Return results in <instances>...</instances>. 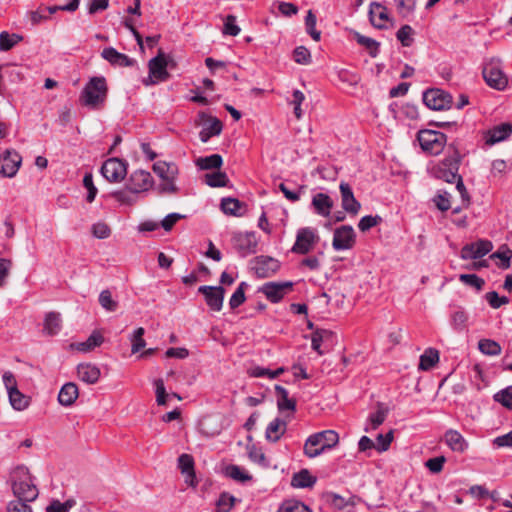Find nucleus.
Wrapping results in <instances>:
<instances>
[{
    "label": "nucleus",
    "instance_id": "1",
    "mask_svg": "<svg viewBox=\"0 0 512 512\" xmlns=\"http://www.w3.org/2000/svg\"><path fill=\"white\" fill-rule=\"evenodd\" d=\"M463 158L464 155L460 153L458 143L456 141L449 143L444 158L432 166V176L450 184L454 183L460 176L459 168Z\"/></svg>",
    "mask_w": 512,
    "mask_h": 512
},
{
    "label": "nucleus",
    "instance_id": "2",
    "mask_svg": "<svg viewBox=\"0 0 512 512\" xmlns=\"http://www.w3.org/2000/svg\"><path fill=\"white\" fill-rule=\"evenodd\" d=\"M339 442V435L334 430H324L310 435L304 444L303 452L308 458H315L327 450L335 447Z\"/></svg>",
    "mask_w": 512,
    "mask_h": 512
},
{
    "label": "nucleus",
    "instance_id": "3",
    "mask_svg": "<svg viewBox=\"0 0 512 512\" xmlns=\"http://www.w3.org/2000/svg\"><path fill=\"white\" fill-rule=\"evenodd\" d=\"M152 170L162 181L154 188L158 195L178 193L179 188L175 184L179 174L177 164L174 162L158 161L153 164Z\"/></svg>",
    "mask_w": 512,
    "mask_h": 512
},
{
    "label": "nucleus",
    "instance_id": "4",
    "mask_svg": "<svg viewBox=\"0 0 512 512\" xmlns=\"http://www.w3.org/2000/svg\"><path fill=\"white\" fill-rule=\"evenodd\" d=\"M107 95L108 86L105 77L95 76L85 84L80 100L83 105L95 109L104 105Z\"/></svg>",
    "mask_w": 512,
    "mask_h": 512
},
{
    "label": "nucleus",
    "instance_id": "5",
    "mask_svg": "<svg viewBox=\"0 0 512 512\" xmlns=\"http://www.w3.org/2000/svg\"><path fill=\"white\" fill-rule=\"evenodd\" d=\"M12 491L16 500L24 502H32L38 497V489L26 467H17L13 472Z\"/></svg>",
    "mask_w": 512,
    "mask_h": 512
},
{
    "label": "nucleus",
    "instance_id": "6",
    "mask_svg": "<svg viewBox=\"0 0 512 512\" xmlns=\"http://www.w3.org/2000/svg\"><path fill=\"white\" fill-rule=\"evenodd\" d=\"M416 139L422 151L431 156L442 153L447 145L446 134L433 129H420L417 132Z\"/></svg>",
    "mask_w": 512,
    "mask_h": 512
},
{
    "label": "nucleus",
    "instance_id": "7",
    "mask_svg": "<svg viewBox=\"0 0 512 512\" xmlns=\"http://www.w3.org/2000/svg\"><path fill=\"white\" fill-rule=\"evenodd\" d=\"M149 76L143 81L144 85H155L170 79L171 75L166 69L165 53L162 49L158 50L155 57L148 62Z\"/></svg>",
    "mask_w": 512,
    "mask_h": 512
},
{
    "label": "nucleus",
    "instance_id": "8",
    "mask_svg": "<svg viewBox=\"0 0 512 512\" xmlns=\"http://www.w3.org/2000/svg\"><path fill=\"white\" fill-rule=\"evenodd\" d=\"M128 163L126 160L112 157L104 161L100 168L102 176L111 183L121 182L127 175Z\"/></svg>",
    "mask_w": 512,
    "mask_h": 512
},
{
    "label": "nucleus",
    "instance_id": "9",
    "mask_svg": "<svg viewBox=\"0 0 512 512\" xmlns=\"http://www.w3.org/2000/svg\"><path fill=\"white\" fill-rule=\"evenodd\" d=\"M233 248L240 257H247L257 251L258 239L255 232H236L232 236Z\"/></svg>",
    "mask_w": 512,
    "mask_h": 512
},
{
    "label": "nucleus",
    "instance_id": "10",
    "mask_svg": "<svg viewBox=\"0 0 512 512\" xmlns=\"http://www.w3.org/2000/svg\"><path fill=\"white\" fill-rule=\"evenodd\" d=\"M422 100L427 108L435 111L449 109L452 105V96L437 88L427 89Z\"/></svg>",
    "mask_w": 512,
    "mask_h": 512
},
{
    "label": "nucleus",
    "instance_id": "11",
    "mask_svg": "<svg viewBox=\"0 0 512 512\" xmlns=\"http://www.w3.org/2000/svg\"><path fill=\"white\" fill-rule=\"evenodd\" d=\"M318 239L315 229L311 227L300 228L297 231L296 241L291 248V252L305 255L311 251Z\"/></svg>",
    "mask_w": 512,
    "mask_h": 512
},
{
    "label": "nucleus",
    "instance_id": "12",
    "mask_svg": "<svg viewBox=\"0 0 512 512\" xmlns=\"http://www.w3.org/2000/svg\"><path fill=\"white\" fill-rule=\"evenodd\" d=\"M486 84L496 90L502 91L508 85V79L497 63H486L482 70Z\"/></svg>",
    "mask_w": 512,
    "mask_h": 512
},
{
    "label": "nucleus",
    "instance_id": "13",
    "mask_svg": "<svg viewBox=\"0 0 512 512\" xmlns=\"http://www.w3.org/2000/svg\"><path fill=\"white\" fill-rule=\"evenodd\" d=\"M294 283L285 282H266L259 287L258 292L263 293L271 303H279L284 296L292 290Z\"/></svg>",
    "mask_w": 512,
    "mask_h": 512
},
{
    "label": "nucleus",
    "instance_id": "14",
    "mask_svg": "<svg viewBox=\"0 0 512 512\" xmlns=\"http://www.w3.org/2000/svg\"><path fill=\"white\" fill-rule=\"evenodd\" d=\"M356 243V234L351 225H342L335 229L332 247L336 251L351 249Z\"/></svg>",
    "mask_w": 512,
    "mask_h": 512
},
{
    "label": "nucleus",
    "instance_id": "15",
    "mask_svg": "<svg viewBox=\"0 0 512 512\" xmlns=\"http://www.w3.org/2000/svg\"><path fill=\"white\" fill-rule=\"evenodd\" d=\"M252 263V269L254 270L255 274L258 278L262 279L273 276L281 266L277 259L265 255L256 256L252 260Z\"/></svg>",
    "mask_w": 512,
    "mask_h": 512
},
{
    "label": "nucleus",
    "instance_id": "16",
    "mask_svg": "<svg viewBox=\"0 0 512 512\" xmlns=\"http://www.w3.org/2000/svg\"><path fill=\"white\" fill-rule=\"evenodd\" d=\"M198 293L205 298L207 306L212 311H220L223 307L225 289L222 286L203 285L198 288Z\"/></svg>",
    "mask_w": 512,
    "mask_h": 512
},
{
    "label": "nucleus",
    "instance_id": "17",
    "mask_svg": "<svg viewBox=\"0 0 512 512\" xmlns=\"http://www.w3.org/2000/svg\"><path fill=\"white\" fill-rule=\"evenodd\" d=\"M22 163L21 155L15 150H6L0 156V174L4 177H14Z\"/></svg>",
    "mask_w": 512,
    "mask_h": 512
},
{
    "label": "nucleus",
    "instance_id": "18",
    "mask_svg": "<svg viewBox=\"0 0 512 512\" xmlns=\"http://www.w3.org/2000/svg\"><path fill=\"white\" fill-rule=\"evenodd\" d=\"M154 180L151 176L150 172L146 170H135L133 173H131L127 188L132 193H140L149 190L150 188H153Z\"/></svg>",
    "mask_w": 512,
    "mask_h": 512
},
{
    "label": "nucleus",
    "instance_id": "19",
    "mask_svg": "<svg viewBox=\"0 0 512 512\" xmlns=\"http://www.w3.org/2000/svg\"><path fill=\"white\" fill-rule=\"evenodd\" d=\"M199 117L203 122L209 123V125L204 124L203 128L199 132V138L203 143H206L210 138L221 134L223 125L218 118L208 115L205 112H200Z\"/></svg>",
    "mask_w": 512,
    "mask_h": 512
},
{
    "label": "nucleus",
    "instance_id": "20",
    "mask_svg": "<svg viewBox=\"0 0 512 512\" xmlns=\"http://www.w3.org/2000/svg\"><path fill=\"white\" fill-rule=\"evenodd\" d=\"M101 57L112 66L117 67H133L137 64V61L134 58L118 52L113 47H105L101 52Z\"/></svg>",
    "mask_w": 512,
    "mask_h": 512
},
{
    "label": "nucleus",
    "instance_id": "21",
    "mask_svg": "<svg viewBox=\"0 0 512 512\" xmlns=\"http://www.w3.org/2000/svg\"><path fill=\"white\" fill-rule=\"evenodd\" d=\"M368 16L372 26L381 30L387 28L385 22L391 21L386 6L376 1L370 3Z\"/></svg>",
    "mask_w": 512,
    "mask_h": 512
},
{
    "label": "nucleus",
    "instance_id": "22",
    "mask_svg": "<svg viewBox=\"0 0 512 512\" xmlns=\"http://www.w3.org/2000/svg\"><path fill=\"white\" fill-rule=\"evenodd\" d=\"M512 134V124L503 122L489 129L485 134V143L494 145L496 143L507 140Z\"/></svg>",
    "mask_w": 512,
    "mask_h": 512
},
{
    "label": "nucleus",
    "instance_id": "23",
    "mask_svg": "<svg viewBox=\"0 0 512 512\" xmlns=\"http://www.w3.org/2000/svg\"><path fill=\"white\" fill-rule=\"evenodd\" d=\"M342 208L349 214L356 215L360 208V202L354 197L351 186L346 182L340 184Z\"/></svg>",
    "mask_w": 512,
    "mask_h": 512
},
{
    "label": "nucleus",
    "instance_id": "24",
    "mask_svg": "<svg viewBox=\"0 0 512 512\" xmlns=\"http://www.w3.org/2000/svg\"><path fill=\"white\" fill-rule=\"evenodd\" d=\"M287 429V422L279 417L272 420L265 431V438L267 441L276 443L284 435Z\"/></svg>",
    "mask_w": 512,
    "mask_h": 512
},
{
    "label": "nucleus",
    "instance_id": "25",
    "mask_svg": "<svg viewBox=\"0 0 512 512\" xmlns=\"http://www.w3.org/2000/svg\"><path fill=\"white\" fill-rule=\"evenodd\" d=\"M444 439L448 447L454 452L463 453L468 448V442L457 430H447L444 434Z\"/></svg>",
    "mask_w": 512,
    "mask_h": 512
},
{
    "label": "nucleus",
    "instance_id": "26",
    "mask_svg": "<svg viewBox=\"0 0 512 512\" xmlns=\"http://www.w3.org/2000/svg\"><path fill=\"white\" fill-rule=\"evenodd\" d=\"M62 329V319L58 312H48L45 314L43 322V334L47 336H55Z\"/></svg>",
    "mask_w": 512,
    "mask_h": 512
},
{
    "label": "nucleus",
    "instance_id": "27",
    "mask_svg": "<svg viewBox=\"0 0 512 512\" xmlns=\"http://www.w3.org/2000/svg\"><path fill=\"white\" fill-rule=\"evenodd\" d=\"M77 374L81 381L87 384H95L101 375L100 369L90 363H81L77 366Z\"/></svg>",
    "mask_w": 512,
    "mask_h": 512
},
{
    "label": "nucleus",
    "instance_id": "28",
    "mask_svg": "<svg viewBox=\"0 0 512 512\" xmlns=\"http://www.w3.org/2000/svg\"><path fill=\"white\" fill-rule=\"evenodd\" d=\"M312 206L318 215L328 217L333 207V200L328 194L320 192L313 196Z\"/></svg>",
    "mask_w": 512,
    "mask_h": 512
},
{
    "label": "nucleus",
    "instance_id": "29",
    "mask_svg": "<svg viewBox=\"0 0 512 512\" xmlns=\"http://www.w3.org/2000/svg\"><path fill=\"white\" fill-rule=\"evenodd\" d=\"M275 393L277 396V408L280 412L289 410L292 412L296 411V400L289 398V393L286 388L281 385H275Z\"/></svg>",
    "mask_w": 512,
    "mask_h": 512
},
{
    "label": "nucleus",
    "instance_id": "30",
    "mask_svg": "<svg viewBox=\"0 0 512 512\" xmlns=\"http://www.w3.org/2000/svg\"><path fill=\"white\" fill-rule=\"evenodd\" d=\"M79 396L78 387L73 382L65 383L58 394V401L62 406H71Z\"/></svg>",
    "mask_w": 512,
    "mask_h": 512
},
{
    "label": "nucleus",
    "instance_id": "31",
    "mask_svg": "<svg viewBox=\"0 0 512 512\" xmlns=\"http://www.w3.org/2000/svg\"><path fill=\"white\" fill-rule=\"evenodd\" d=\"M245 203L241 202L237 198L226 197L221 200L220 207L224 214L235 217L243 216L242 208Z\"/></svg>",
    "mask_w": 512,
    "mask_h": 512
},
{
    "label": "nucleus",
    "instance_id": "32",
    "mask_svg": "<svg viewBox=\"0 0 512 512\" xmlns=\"http://www.w3.org/2000/svg\"><path fill=\"white\" fill-rule=\"evenodd\" d=\"M317 481V478L310 474L307 469H302L294 473L291 479V486L294 488H311Z\"/></svg>",
    "mask_w": 512,
    "mask_h": 512
},
{
    "label": "nucleus",
    "instance_id": "33",
    "mask_svg": "<svg viewBox=\"0 0 512 512\" xmlns=\"http://www.w3.org/2000/svg\"><path fill=\"white\" fill-rule=\"evenodd\" d=\"M439 362V351L435 348H427L420 356L418 369L421 371L431 370Z\"/></svg>",
    "mask_w": 512,
    "mask_h": 512
},
{
    "label": "nucleus",
    "instance_id": "34",
    "mask_svg": "<svg viewBox=\"0 0 512 512\" xmlns=\"http://www.w3.org/2000/svg\"><path fill=\"white\" fill-rule=\"evenodd\" d=\"M9 402L13 409L23 411L30 405L31 398L23 394L19 389L12 390L8 393Z\"/></svg>",
    "mask_w": 512,
    "mask_h": 512
},
{
    "label": "nucleus",
    "instance_id": "35",
    "mask_svg": "<svg viewBox=\"0 0 512 512\" xmlns=\"http://www.w3.org/2000/svg\"><path fill=\"white\" fill-rule=\"evenodd\" d=\"M200 170L220 169L223 165V158L220 154H212L205 157H199L195 161Z\"/></svg>",
    "mask_w": 512,
    "mask_h": 512
},
{
    "label": "nucleus",
    "instance_id": "36",
    "mask_svg": "<svg viewBox=\"0 0 512 512\" xmlns=\"http://www.w3.org/2000/svg\"><path fill=\"white\" fill-rule=\"evenodd\" d=\"M285 372L284 367H279L276 370H271L269 368L255 366L248 370V375L253 378H263L267 377L269 379H276L279 375Z\"/></svg>",
    "mask_w": 512,
    "mask_h": 512
},
{
    "label": "nucleus",
    "instance_id": "37",
    "mask_svg": "<svg viewBox=\"0 0 512 512\" xmlns=\"http://www.w3.org/2000/svg\"><path fill=\"white\" fill-rule=\"evenodd\" d=\"M491 259H499L498 267L501 269H508L511 266L512 250L507 244L501 245L498 250L490 255Z\"/></svg>",
    "mask_w": 512,
    "mask_h": 512
},
{
    "label": "nucleus",
    "instance_id": "38",
    "mask_svg": "<svg viewBox=\"0 0 512 512\" xmlns=\"http://www.w3.org/2000/svg\"><path fill=\"white\" fill-rule=\"evenodd\" d=\"M355 40L359 45L366 48L367 52L369 53V55L372 58H375L378 56V54L380 52V43L379 42H377L376 40H374L370 37L364 36L358 32L355 33Z\"/></svg>",
    "mask_w": 512,
    "mask_h": 512
},
{
    "label": "nucleus",
    "instance_id": "39",
    "mask_svg": "<svg viewBox=\"0 0 512 512\" xmlns=\"http://www.w3.org/2000/svg\"><path fill=\"white\" fill-rule=\"evenodd\" d=\"M333 337V332L326 329H316L311 335V347L319 355L323 354L321 343Z\"/></svg>",
    "mask_w": 512,
    "mask_h": 512
},
{
    "label": "nucleus",
    "instance_id": "40",
    "mask_svg": "<svg viewBox=\"0 0 512 512\" xmlns=\"http://www.w3.org/2000/svg\"><path fill=\"white\" fill-rule=\"evenodd\" d=\"M23 40V36L16 33L2 31L0 33V51L7 52Z\"/></svg>",
    "mask_w": 512,
    "mask_h": 512
},
{
    "label": "nucleus",
    "instance_id": "41",
    "mask_svg": "<svg viewBox=\"0 0 512 512\" xmlns=\"http://www.w3.org/2000/svg\"><path fill=\"white\" fill-rule=\"evenodd\" d=\"M205 183L210 187H226L229 183V178L225 172L218 171L206 173L204 175Z\"/></svg>",
    "mask_w": 512,
    "mask_h": 512
},
{
    "label": "nucleus",
    "instance_id": "42",
    "mask_svg": "<svg viewBox=\"0 0 512 512\" xmlns=\"http://www.w3.org/2000/svg\"><path fill=\"white\" fill-rule=\"evenodd\" d=\"M104 341V337L98 331H93L86 341L77 344V350L81 352H89L99 347Z\"/></svg>",
    "mask_w": 512,
    "mask_h": 512
},
{
    "label": "nucleus",
    "instance_id": "43",
    "mask_svg": "<svg viewBox=\"0 0 512 512\" xmlns=\"http://www.w3.org/2000/svg\"><path fill=\"white\" fill-rule=\"evenodd\" d=\"M277 512H312L303 502L295 499L285 500Z\"/></svg>",
    "mask_w": 512,
    "mask_h": 512
},
{
    "label": "nucleus",
    "instance_id": "44",
    "mask_svg": "<svg viewBox=\"0 0 512 512\" xmlns=\"http://www.w3.org/2000/svg\"><path fill=\"white\" fill-rule=\"evenodd\" d=\"M54 6H39L37 10L29 12V18L32 25H38L49 19V15L54 14L51 9Z\"/></svg>",
    "mask_w": 512,
    "mask_h": 512
},
{
    "label": "nucleus",
    "instance_id": "45",
    "mask_svg": "<svg viewBox=\"0 0 512 512\" xmlns=\"http://www.w3.org/2000/svg\"><path fill=\"white\" fill-rule=\"evenodd\" d=\"M225 475L238 482H246L252 479L246 471L240 468L238 465L230 464L225 468Z\"/></svg>",
    "mask_w": 512,
    "mask_h": 512
},
{
    "label": "nucleus",
    "instance_id": "46",
    "mask_svg": "<svg viewBox=\"0 0 512 512\" xmlns=\"http://www.w3.org/2000/svg\"><path fill=\"white\" fill-rule=\"evenodd\" d=\"M414 33V29L410 25L405 24L396 32V38L403 47H410L414 42Z\"/></svg>",
    "mask_w": 512,
    "mask_h": 512
},
{
    "label": "nucleus",
    "instance_id": "47",
    "mask_svg": "<svg viewBox=\"0 0 512 512\" xmlns=\"http://www.w3.org/2000/svg\"><path fill=\"white\" fill-rule=\"evenodd\" d=\"M479 350L489 356H496L501 353V346L498 342L491 339H481L478 342Z\"/></svg>",
    "mask_w": 512,
    "mask_h": 512
},
{
    "label": "nucleus",
    "instance_id": "48",
    "mask_svg": "<svg viewBox=\"0 0 512 512\" xmlns=\"http://www.w3.org/2000/svg\"><path fill=\"white\" fill-rule=\"evenodd\" d=\"M388 408L383 403L377 404V410L369 415V421L372 429H377L386 419Z\"/></svg>",
    "mask_w": 512,
    "mask_h": 512
},
{
    "label": "nucleus",
    "instance_id": "49",
    "mask_svg": "<svg viewBox=\"0 0 512 512\" xmlns=\"http://www.w3.org/2000/svg\"><path fill=\"white\" fill-rule=\"evenodd\" d=\"M247 450H248V456L251 461L261 465L262 467L269 466V462H268L264 452L262 451L261 447H258L255 444H252V445L247 446Z\"/></svg>",
    "mask_w": 512,
    "mask_h": 512
},
{
    "label": "nucleus",
    "instance_id": "50",
    "mask_svg": "<svg viewBox=\"0 0 512 512\" xmlns=\"http://www.w3.org/2000/svg\"><path fill=\"white\" fill-rule=\"evenodd\" d=\"M493 399L506 409L512 410V385L495 393Z\"/></svg>",
    "mask_w": 512,
    "mask_h": 512
},
{
    "label": "nucleus",
    "instance_id": "51",
    "mask_svg": "<svg viewBox=\"0 0 512 512\" xmlns=\"http://www.w3.org/2000/svg\"><path fill=\"white\" fill-rule=\"evenodd\" d=\"M235 497L228 492H222L216 501V512H230L234 506Z\"/></svg>",
    "mask_w": 512,
    "mask_h": 512
},
{
    "label": "nucleus",
    "instance_id": "52",
    "mask_svg": "<svg viewBox=\"0 0 512 512\" xmlns=\"http://www.w3.org/2000/svg\"><path fill=\"white\" fill-rule=\"evenodd\" d=\"M194 458L190 454H181L178 457V468L182 474H191L194 476Z\"/></svg>",
    "mask_w": 512,
    "mask_h": 512
},
{
    "label": "nucleus",
    "instance_id": "53",
    "mask_svg": "<svg viewBox=\"0 0 512 512\" xmlns=\"http://www.w3.org/2000/svg\"><path fill=\"white\" fill-rule=\"evenodd\" d=\"M99 303L109 312H114L118 308V302L112 298V294L108 289L101 291L99 295Z\"/></svg>",
    "mask_w": 512,
    "mask_h": 512
},
{
    "label": "nucleus",
    "instance_id": "54",
    "mask_svg": "<svg viewBox=\"0 0 512 512\" xmlns=\"http://www.w3.org/2000/svg\"><path fill=\"white\" fill-rule=\"evenodd\" d=\"M83 186L87 189L88 193L86 196V201L88 203H92L95 200V197L98 193L97 187L93 182V175L90 172L85 173L83 177Z\"/></svg>",
    "mask_w": 512,
    "mask_h": 512
},
{
    "label": "nucleus",
    "instance_id": "55",
    "mask_svg": "<svg viewBox=\"0 0 512 512\" xmlns=\"http://www.w3.org/2000/svg\"><path fill=\"white\" fill-rule=\"evenodd\" d=\"M74 505L75 501L73 499H68L65 502L52 500L46 507V512H69Z\"/></svg>",
    "mask_w": 512,
    "mask_h": 512
},
{
    "label": "nucleus",
    "instance_id": "56",
    "mask_svg": "<svg viewBox=\"0 0 512 512\" xmlns=\"http://www.w3.org/2000/svg\"><path fill=\"white\" fill-rule=\"evenodd\" d=\"M472 244L475 248V252H474L475 259H480V258L484 257L493 248L492 242L489 240H485V239H479L478 241L473 242Z\"/></svg>",
    "mask_w": 512,
    "mask_h": 512
},
{
    "label": "nucleus",
    "instance_id": "57",
    "mask_svg": "<svg viewBox=\"0 0 512 512\" xmlns=\"http://www.w3.org/2000/svg\"><path fill=\"white\" fill-rule=\"evenodd\" d=\"M459 280L468 286L474 287L477 291L482 290L485 285L484 279L476 274H461Z\"/></svg>",
    "mask_w": 512,
    "mask_h": 512
},
{
    "label": "nucleus",
    "instance_id": "58",
    "mask_svg": "<svg viewBox=\"0 0 512 512\" xmlns=\"http://www.w3.org/2000/svg\"><path fill=\"white\" fill-rule=\"evenodd\" d=\"M381 222H382V217L379 215H375V216L366 215L360 219V221L358 223V228L360 231L366 232V231L370 230L371 228L375 227L376 225L380 224Z\"/></svg>",
    "mask_w": 512,
    "mask_h": 512
},
{
    "label": "nucleus",
    "instance_id": "59",
    "mask_svg": "<svg viewBox=\"0 0 512 512\" xmlns=\"http://www.w3.org/2000/svg\"><path fill=\"white\" fill-rule=\"evenodd\" d=\"M127 187L126 189L116 190L109 194L110 197L114 198L121 204L131 205L134 202V195Z\"/></svg>",
    "mask_w": 512,
    "mask_h": 512
},
{
    "label": "nucleus",
    "instance_id": "60",
    "mask_svg": "<svg viewBox=\"0 0 512 512\" xmlns=\"http://www.w3.org/2000/svg\"><path fill=\"white\" fill-rule=\"evenodd\" d=\"M337 74L341 82L347 83L350 86L357 85L361 79L358 73L350 71L348 69H340Z\"/></svg>",
    "mask_w": 512,
    "mask_h": 512
},
{
    "label": "nucleus",
    "instance_id": "61",
    "mask_svg": "<svg viewBox=\"0 0 512 512\" xmlns=\"http://www.w3.org/2000/svg\"><path fill=\"white\" fill-rule=\"evenodd\" d=\"M485 299L493 309H498L502 305L509 303V298L506 296H499L496 291H491L485 294Z\"/></svg>",
    "mask_w": 512,
    "mask_h": 512
},
{
    "label": "nucleus",
    "instance_id": "62",
    "mask_svg": "<svg viewBox=\"0 0 512 512\" xmlns=\"http://www.w3.org/2000/svg\"><path fill=\"white\" fill-rule=\"evenodd\" d=\"M293 60L302 65H307L311 62V53L304 46H298L293 51Z\"/></svg>",
    "mask_w": 512,
    "mask_h": 512
},
{
    "label": "nucleus",
    "instance_id": "63",
    "mask_svg": "<svg viewBox=\"0 0 512 512\" xmlns=\"http://www.w3.org/2000/svg\"><path fill=\"white\" fill-rule=\"evenodd\" d=\"M236 16L229 14L224 20L223 33L230 36H237L240 33V28L236 23Z\"/></svg>",
    "mask_w": 512,
    "mask_h": 512
},
{
    "label": "nucleus",
    "instance_id": "64",
    "mask_svg": "<svg viewBox=\"0 0 512 512\" xmlns=\"http://www.w3.org/2000/svg\"><path fill=\"white\" fill-rule=\"evenodd\" d=\"M144 333H145V330L142 327H139V328H137L134 331L132 339H131V341H132V348H131L132 353H137L142 348L145 347L146 342L143 339Z\"/></svg>",
    "mask_w": 512,
    "mask_h": 512
}]
</instances>
